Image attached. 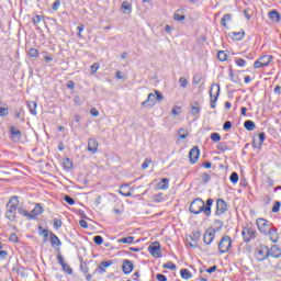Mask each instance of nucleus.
<instances>
[{"mask_svg":"<svg viewBox=\"0 0 281 281\" xmlns=\"http://www.w3.org/2000/svg\"><path fill=\"white\" fill-rule=\"evenodd\" d=\"M257 227L261 234H265V236H269V239L271 243H278L280 240V235H278V228L271 224V222L259 217L257 220Z\"/></svg>","mask_w":281,"mask_h":281,"instance_id":"1","label":"nucleus"},{"mask_svg":"<svg viewBox=\"0 0 281 281\" xmlns=\"http://www.w3.org/2000/svg\"><path fill=\"white\" fill-rule=\"evenodd\" d=\"M5 218L14 223L16 221V210H19V196L13 195L7 203Z\"/></svg>","mask_w":281,"mask_h":281,"instance_id":"2","label":"nucleus"},{"mask_svg":"<svg viewBox=\"0 0 281 281\" xmlns=\"http://www.w3.org/2000/svg\"><path fill=\"white\" fill-rule=\"evenodd\" d=\"M164 100V94L159 90H155V93H149L147 100L142 102L144 109H150L155 106L156 102H161Z\"/></svg>","mask_w":281,"mask_h":281,"instance_id":"3","label":"nucleus"},{"mask_svg":"<svg viewBox=\"0 0 281 281\" xmlns=\"http://www.w3.org/2000/svg\"><path fill=\"white\" fill-rule=\"evenodd\" d=\"M217 249L220 254H227V251L232 249V237H229L228 235L223 236L217 244Z\"/></svg>","mask_w":281,"mask_h":281,"instance_id":"4","label":"nucleus"},{"mask_svg":"<svg viewBox=\"0 0 281 281\" xmlns=\"http://www.w3.org/2000/svg\"><path fill=\"white\" fill-rule=\"evenodd\" d=\"M200 239H201V231H193L192 235L187 236V244L192 249H199Z\"/></svg>","mask_w":281,"mask_h":281,"instance_id":"5","label":"nucleus"},{"mask_svg":"<svg viewBox=\"0 0 281 281\" xmlns=\"http://www.w3.org/2000/svg\"><path fill=\"white\" fill-rule=\"evenodd\" d=\"M256 229L249 226H245L241 231V237L244 243H251V240L256 239Z\"/></svg>","mask_w":281,"mask_h":281,"instance_id":"6","label":"nucleus"},{"mask_svg":"<svg viewBox=\"0 0 281 281\" xmlns=\"http://www.w3.org/2000/svg\"><path fill=\"white\" fill-rule=\"evenodd\" d=\"M271 60H273V56L263 55L255 61L254 67L255 69H262V67H269V65H271Z\"/></svg>","mask_w":281,"mask_h":281,"instance_id":"7","label":"nucleus"},{"mask_svg":"<svg viewBox=\"0 0 281 281\" xmlns=\"http://www.w3.org/2000/svg\"><path fill=\"white\" fill-rule=\"evenodd\" d=\"M189 212L191 214H201L203 212V199L195 198L189 206Z\"/></svg>","mask_w":281,"mask_h":281,"instance_id":"8","label":"nucleus"},{"mask_svg":"<svg viewBox=\"0 0 281 281\" xmlns=\"http://www.w3.org/2000/svg\"><path fill=\"white\" fill-rule=\"evenodd\" d=\"M269 258V246L267 245H260L257 248V255H256V260L257 262H265Z\"/></svg>","mask_w":281,"mask_h":281,"instance_id":"9","label":"nucleus"},{"mask_svg":"<svg viewBox=\"0 0 281 281\" xmlns=\"http://www.w3.org/2000/svg\"><path fill=\"white\" fill-rule=\"evenodd\" d=\"M218 95H221V86L212 85L210 90L211 109H216Z\"/></svg>","mask_w":281,"mask_h":281,"instance_id":"10","label":"nucleus"},{"mask_svg":"<svg viewBox=\"0 0 281 281\" xmlns=\"http://www.w3.org/2000/svg\"><path fill=\"white\" fill-rule=\"evenodd\" d=\"M229 210V205L227 202L223 199H217L216 200V210H215V216H223L225 212Z\"/></svg>","mask_w":281,"mask_h":281,"instance_id":"11","label":"nucleus"},{"mask_svg":"<svg viewBox=\"0 0 281 281\" xmlns=\"http://www.w3.org/2000/svg\"><path fill=\"white\" fill-rule=\"evenodd\" d=\"M148 252L153 258H161V244L159 241H154L148 246Z\"/></svg>","mask_w":281,"mask_h":281,"instance_id":"12","label":"nucleus"},{"mask_svg":"<svg viewBox=\"0 0 281 281\" xmlns=\"http://www.w3.org/2000/svg\"><path fill=\"white\" fill-rule=\"evenodd\" d=\"M199 157H201V149L199 146H194L189 151V160L191 164H196L199 161Z\"/></svg>","mask_w":281,"mask_h":281,"instance_id":"13","label":"nucleus"},{"mask_svg":"<svg viewBox=\"0 0 281 281\" xmlns=\"http://www.w3.org/2000/svg\"><path fill=\"white\" fill-rule=\"evenodd\" d=\"M133 269H135V265L133 263V261H131L128 259H124L123 265H122L123 273L125 276H130V273H133Z\"/></svg>","mask_w":281,"mask_h":281,"instance_id":"14","label":"nucleus"},{"mask_svg":"<svg viewBox=\"0 0 281 281\" xmlns=\"http://www.w3.org/2000/svg\"><path fill=\"white\" fill-rule=\"evenodd\" d=\"M10 139L12 142H21L22 133L21 130L15 128L13 125L9 127Z\"/></svg>","mask_w":281,"mask_h":281,"instance_id":"15","label":"nucleus"},{"mask_svg":"<svg viewBox=\"0 0 281 281\" xmlns=\"http://www.w3.org/2000/svg\"><path fill=\"white\" fill-rule=\"evenodd\" d=\"M212 205H214V200L212 198H209L205 201H203V212L205 216H212Z\"/></svg>","mask_w":281,"mask_h":281,"instance_id":"16","label":"nucleus"},{"mask_svg":"<svg viewBox=\"0 0 281 281\" xmlns=\"http://www.w3.org/2000/svg\"><path fill=\"white\" fill-rule=\"evenodd\" d=\"M215 236H216V232H214L212 228H209L207 231H205V233H204L205 245H212Z\"/></svg>","mask_w":281,"mask_h":281,"instance_id":"17","label":"nucleus"},{"mask_svg":"<svg viewBox=\"0 0 281 281\" xmlns=\"http://www.w3.org/2000/svg\"><path fill=\"white\" fill-rule=\"evenodd\" d=\"M269 256L272 258H281V248L278 245H272L270 248H268Z\"/></svg>","mask_w":281,"mask_h":281,"instance_id":"18","label":"nucleus"},{"mask_svg":"<svg viewBox=\"0 0 281 281\" xmlns=\"http://www.w3.org/2000/svg\"><path fill=\"white\" fill-rule=\"evenodd\" d=\"M98 140L95 138H89L88 139V150L89 153H92V155H95L98 153Z\"/></svg>","mask_w":281,"mask_h":281,"instance_id":"19","label":"nucleus"},{"mask_svg":"<svg viewBox=\"0 0 281 281\" xmlns=\"http://www.w3.org/2000/svg\"><path fill=\"white\" fill-rule=\"evenodd\" d=\"M259 143L256 145V138H252V144L255 148H262V144H265V140L267 139V134L265 132H260L258 134Z\"/></svg>","mask_w":281,"mask_h":281,"instance_id":"20","label":"nucleus"},{"mask_svg":"<svg viewBox=\"0 0 281 281\" xmlns=\"http://www.w3.org/2000/svg\"><path fill=\"white\" fill-rule=\"evenodd\" d=\"M170 188V179L168 178H162L156 187V190H168Z\"/></svg>","mask_w":281,"mask_h":281,"instance_id":"21","label":"nucleus"},{"mask_svg":"<svg viewBox=\"0 0 281 281\" xmlns=\"http://www.w3.org/2000/svg\"><path fill=\"white\" fill-rule=\"evenodd\" d=\"M111 265H113V260L102 261V262L98 266V271H99V273H106V269H109V267H111Z\"/></svg>","mask_w":281,"mask_h":281,"instance_id":"22","label":"nucleus"},{"mask_svg":"<svg viewBox=\"0 0 281 281\" xmlns=\"http://www.w3.org/2000/svg\"><path fill=\"white\" fill-rule=\"evenodd\" d=\"M268 19H270V21H274V23H280L281 21L280 12H278V10L270 11L268 14Z\"/></svg>","mask_w":281,"mask_h":281,"instance_id":"23","label":"nucleus"},{"mask_svg":"<svg viewBox=\"0 0 281 281\" xmlns=\"http://www.w3.org/2000/svg\"><path fill=\"white\" fill-rule=\"evenodd\" d=\"M49 237L52 247H60V245H63L60 238H58V236H56V234H54L53 232L49 233Z\"/></svg>","mask_w":281,"mask_h":281,"instance_id":"24","label":"nucleus"},{"mask_svg":"<svg viewBox=\"0 0 281 281\" xmlns=\"http://www.w3.org/2000/svg\"><path fill=\"white\" fill-rule=\"evenodd\" d=\"M228 36H231L233 41H243V38H245V31L232 32Z\"/></svg>","mask_w":281,"mask_h":281,"instance_id":"25","label":"nucleus"},{"mask_svg":"<svg viewBox=\"0 0 281 281\" xmlns=\"http://www.w3.org/2000/svg\"><path fill=\"white\" fill-rule=\"evenodd\" d=\"M18 212L21 216H26L30 221H35V215H32V213L27 212L24 207H18Z\"/></svg>","mask_w":281,"mask_h":281,"instance_id":"26","label":"nucleus"},{"mask_svg":"<svg viewBox=\"0 0 281 281\" xmlns=\"http://www.w3.org/2000/svg\"><path fill=\"white\" fill-rule=\"evenodd\" d=\"M37 106H38V104H36L35 101L27 102V109H29L31 115H37V112H36Z\"/></svg>","mask_w":281,"mask_h":281,"instance_id":"27","label":"nucleus"},{"mask_svg":"<svg viewBox=\"0 0 281 281\" xmlns=\"http://www.w3.org/2000/svg\"><path fill=\"white\" fill-rule=\"evenodd\" d=\"M44 212V209L41 204H36L35 207L32 210V216H35V220H36V216H41V214H43Z\"/></svg>","mask_w":281,"mask_h":281,"instance_id":"28","label":"nucleus"},{"mask_svg":"<svg viewBox=\"0 0 281 281\" xmlns=\"http://www.w3.org/2000/svg\"><path fill=\"white\" fill-rule=\"evenodd\" d=\"M134 241H135L134 236H128V237H123L117 239V243H122L123 245H133Z\"/></svg>","mask_w":281,"mask_h":281,"instance_id":"29","label":"nucleus"},{"mask_svg":"<svg viewBox=\"0 0 281 281\" xmlns=\"http://www.w3.org/2000/svg\"><path fill=\"white\" fill-rule=\"evenodd\" d=\"M180 276L182 280H190V278H192V273H190V270L182 268L180 270Z\"/></svg>","mask_w":281,"mask_h":281,"instance_id":"30","label":"nucleus"},{"mask_svg":"<svg viewBox=\"0 0 281 281\" xmlns=\"http://www.w3.org/2000/svg\"><path fill=\"white\" fill-rule=\"evenodd\" d=\"M244 128H246V131H254L256 128V123L251 120H247L244 122Z\"/></svg>","mask_w":281,"mask_h":281,"instance_id":"31","label":"nucleus"},{"mask_svg":"<svg viewBox=\"0 0 281 281\" xmlns=\"http://www.w3.org/2000/svg\"><path fill=\"white\" fill-rule=\"evenodd\" d=\"M232 82H235L236 85H240V77L238 75H234V70L229 68V74H228Z\"/></svg>","mask_w":281,"mask_h":281,"instance_id":"32","label":"nucleus"},{"mask_svg":"<svg viewBox=\"0 0 281 281\" xmlns=\"http://www.w3.org/2000/svg\"><path fill=\"white\" fill-rule=\"evenodd\" d=\"M227 21H232V13H226L223 15V18L221 19V25L227 29Z\"/></svg>","mask_w":281,"mask_h":281,"instance_id":"33","label":"nucleus"},{"mask_svg":"<svg viewBox=\"0 0 281 281\" xmlns=\"http://www.w3.org/2000/svg\"><path fill=\"white\" fill-rule=\"evenodd\" d=\"M63 164L65 170H71V168H74V161L71 160V158H65Z\"/></svg>","mask_w":281,"mask_h":281,"instance_id":"34","label":"nucleus"},{"mask_svg":"<svg viewBox=\"0 0 281 281\" xmlns=\"http://www.w3.org/2000/svg\"><path fill=\"white\" fill-rule=\"evenodd\" d=\"M181 12H183V9H178L176 11V13L173 14L175 21H186V15L184 14H179Z\"/></svg>","mask_w":281,"mask_h":281,"instance_id":"35","label":"nucleus"},{"mask_svg":"<svg viewBox=\"0 0 281 281\" xmlns=\"http://www.w3.org/2000/svg\"><path fill=\"white\" fill-rule=\"evenodd\" d=\"M214 225H215V228H211L213 229L215 233H218L221 232V229H223V221L221 220H214Z\"/></svg>","mask_w":281,"mask_h":281,"instance_id":"36","label":"nucleus"},{"mask_svg":"<svg viewBox=\"0 0 281 281\" xmlns=\"http://www.w3.org/2000/svg\"><path fill=\"white\" fill-rule=\"evenodd\" d=\"M126 190H128V186H122L119 192L123 196H133V193L131 191H126Z\"/></svg>","mask_w":281,"mask_h":281,"instance_id":"37","label":"nucleus"},{"mask_svg":"<svg viewBox=\"0 0 281 281\" xmlns=\"http://www.w3.org/2000/svg\"><path fill=\"white\" fill-rule=\"evenodd\" d=\"M201 113V108H199V102H194V105L191 106V115H199Z\"/></svg>","mask_w":281,"mask_h":281,"instance_id":"38","label":"nucleus"},{"mask_svg":"<svg viewBox=\"0 0 281 281\" xmlns=\"http://www.w3.org/2000/svg\"><path fill=\"white\" fill-rule=\"evenodd\" d=\"M178 135H179V138L180 139H186L188 137V135H190V133L188 132V130L181 127L179 131H178Z\"/></svg>","mask_w":281,"mask_h":281,"instance_id":"39","label":"nucleus"},{"mask_svg":"<svg viewBox=\"0 0 281 281\" xmlns=\"http://www.w3.org/2000/svg\"><path fill=\"white\" fill-rule=\"evenodd\" d=\"M210 138L214 144H218V142H221V134L213 132L211 133Z\"/></svg>","mask_w":281,"mask_h":281,"instance_id":"40","label":"nucleus"},{"mask_svg":"<svg viewBox=\"0 0 281 281\" xmlns=\"http://www.w3.org/2000/svg\"><path fill=\"white\" fill-rule=\"evenodd\" d=\"M238 179H240V177L238 176V172L233 171L229 176L231 183H234V184L238 183Z\"/></svg>","mask_w":281,"mask_h":281,"instance_id":"41","label":"nucleus"},{"mask_svg":"<svg viewBox=\"0 0 281 281\" xmlns=\"http://www.w3.org/2000/svg\"><path fill=\"white\" fill-rule=\"evenodd\" d=\"M162 269H169L170 271H175L177 269V265L172 261H168L162 265Z\"/></svg>","mask_w":281,"mask_h":281,"instance_id":"42","label":"nucleus"},{"mask_svg":"<svg viewBox=\"0 0 281 281\" xmlns=\"http://www.w3.org/2000/svg\"><path fill=\"white\" fill-rule=\"evenodd\" d=\"M217 58L221 63H225V60H227V53H225V50H218Z\"/></svg>","mask_w":281,"mask_h":281,"instance_id":"43","label":"nucleus"},{"mask_svg":"<svg viewBox=\"0 0 281 281\" xmlns=\"http://www.w3.org/2000/svg\"><path fill=\"white\" fill-rule=\"evenodd\" d=\"M217 150H220L221 153H225L226 150H232V148H228L225 143H218Z\"/></svg>","mask_w":281,"mask_h":281,"instance_id":"44","label":"nucleus"},{"mask_svg":"<svg viewBox=\"0 0 281 281\" xmlns=\"http://www.w3.org/2000/svg\"><path fill=\"white\" fill-rule=\"evenodd\" d=\"M61 269H63V271L68 273V276H74V269H71V267H69V265H67V262H65V266H61Z\"/></svg>","mask_w":281,"mask_h":281,"instance_id":"45","label":"nucleus"},{"mask_svg":"<svg viewBox=\"0 0 281 281\" xmlns=\"http://www.w3.org/2000/svg\"><path fill=\"white\" fill-rule=\"evenodd\" d=\"M38 229H40V236H44V238L49 237V229L47 228L43 229V226H38Z\"/></svg>","mask_w":281,"mask_h":281,"instance_id":"46","label":"nucleus"},{"mask_svg":"<svg viewBox=\"0 0 281 281\" xmlns=\"http://www.w3.org/2000/svg\"><path fill=\"white\" fill-rule=\"evenodd\" d=\"M280 207H281L280 201H276L274 204H273V206H272L271 212H272L273 214H278V212H280Z\"/></svg>","mask_w":281,"mask_h":281,"instance_id":"47","label":"nucleus"},{"mask_svg":"<svg viewBox=\"0 0 281 281\" xmlns=\"http://www.w3.org/2000/svg\"><path fill=\"white\" fill-rule=\"evenodd\" d=\"M53 227L54 229H60V227H63V221L59 218H54Z\"/></svg>","mask_w":281,"mask_h":281,"instance_id":"48","label":"nucleus"},{"mask_svg":"<svg viewBox=\"0 0 281 281\" xmlns=\"http://www.w3.org/2000/svg\"><path fill=\"white\" fill-rule=\"evenodd\" d=\"M64 201L68 203V205H76V200H74V198L70 195H64Z\"/></svg>","mask_w":281,"mask_h":281,"instance_id":"49","label":"nucleus"},{"mask_svg":"<svg viewBox=\"0 0 281 281\" xmlns=\"http://www.w3.org/2000/svg\"><path fill=\"white\" fill-rule=\"evenodd\" d=\"M93 243L95 245H102L104 243V238L101 235H97L93 237Z\"/></svg>","mask_w":281,"mask_h":281,"instance_id":"50","label":"nucleus"},{"mask_svg":"<svg viewBox=\"0 0 281 281\" xmlns=\"http://www.w3.org/2000/svg\"><path fill=\"white\" fill-rule=\"evenodd\" d=\"M155 203H161L164 202V193H157L154 195Z\"/></svg>","mask_w":281,"mask_h":281,"instance_id":"51","label":"nucleus"},{"mask_svg":"<svg viewBox=\"0 0 281 281\" xmlns=\"http://www.w3.org/2000/svg\"><path fill=\"white\" fill-rule=\"evenodd\" d=\"M150 164H153V159L146 158V159L144 160V162L142 164V169H143V170H146V169L150 166Z\"/></svg>","mask_w":281,"mask_h":281,"instance_id":"52","label":"nucleus"},{"mask_svg":"<svg viewBox=\"0 0 281 281\" xmlns=\"http://www.w3.org/2000/svg\"><path fill=\"white\" fill-rule=\"evenodd\" d=\"M29 55H30L31 58H38V49H36V48H31V49L29 50Z\"/></svg>","mask_w":281,"mask_h":281,"instance_id":"53","label":"nucleus"},{"mask_svg":"<svg viewBox=\"0 0 281 281\" xmlns=\"http://www.w3.org/2000/svg\"><path fill=\"white\" fill-rule=\"evenodd\" d=\"M100 69V64L94 63L91 67H90V74L94 75L98 72V70Z\"/></svg>","mask_w":281,"mask_h":281,"instance_id":"54","label":"nucleus"},{"mask_svg":"<svg viewBox=\"0 0 281 281\" xmlns=\"http://www.w3.org/2000/svg\"><path fill=\"white\" fill-rule=\"evenodd\" d=\"M235 63L237 67H245V65H247V61L244 58H236Z\"/></svg>","mask_w":281,"mask_h":281,"instance_id":"55","label":"nucleus"},{"mask_svg":"<svg viewBox=\"0 0 281 281\" xmlns=\"http://www.w3.org/2000/svg\"><path fill=\"white\" fill-rule=\"evenodd\" d=\"M179 83L182 89H186V87H188V79H186V77H180Z\"/></svg>","mask_w":281,"mask_h":281,"instance_id":"56","label":"nucleus"},{"mask_svg":"<svg viewBox=\"0 0 281 281\" xmlns=\"http://www.w3.org/2000/svg\"><path fill=\"white\" fill-rule=\"evenodd\" d=\"M80 271L82 273H89V267H87V263L81 259V265H80Z\"/></svg>","mask_w":281,"mask_h":281,"instance_id":"57","label":"nucleus"},{"mask_svg":"<svg viewBox=\"0 0 281 281\" xmlns=\"http://www.w3.org/2000/svg\"><path fill=\"white\" fill-rule=\"evenodd\" d=\"M171 114L172 115H181V106H179V105L173 106L171 110Z\"/></svg>","mask_w":281,"mask_h":281,"instance_id":"58","label":"nucleus"},{"mask_svg":"<svg viewBox=\"0 0 281 281\" xmlns=\"http://www.w3.org/2000/svg\"><path fill=\"white\" fill-rule=\"evenodd\" d=\"M232 121H226L224 124H223V130L227 133L228 131L232 130Z\"/></svg>","mask_w":281,"mask_h":281,"instance_id":"59","label":"nucleus"},{"mask_svg":"<svg viewBox=\"0 0 281 281\" xmlns=\"http://www.w3.org/2000/svg\"><path fill=\"white\" fill-rule=\"evenodd\" d=\"M211 177L207 175V172L202 173V182L205 186L206 183H210Z\"/></svg>","mask_w":281,"mask_h":281,"instance_id":"60","label":"nucleus"},{"mask_svg":"<svg viewBox=\"0 0 281 281\" xmlns=\"http://www.w3.org/2000/svg\"><path fill=\"white\" fill-rule=\"evenodd\" d=\"M10 243H19V236L16 233H12L9 237Z\"/></svg>","mask_w":281,"mask_h":281,"instance_id":"61","label":"nucleus"},{"mask_svg":"<svg viewBox=\"0 0 281 281\" xmlns=\"http://www.w3.org/2000/svg\"><path fill=\"white\" fill-rule=\"evenodd\" d=\"M57 262L60 265V267H65V258L60 252L57 255Z\"/></svg>","mask_w":281,"mask_h":281,"instance_id":"62","label":"nucleus"},{"mask_svg":"<svg viewBox=\"0 0 281 281\" xmlns=\"http://www.w3.org/2000/svg\"><path fill=\"white\" fill-rule=\"evenodd\" d=\"M156 280H158V281H168V277H166V274H162V273H157L156 274Z\"/></svg>","mask_w":281,"mask_h":281,"instance_id":"63","label":"nucleus"},{"mask_svg":"<svg viewBox=\"0 0 281 281\" xmlns=\"http://www.w3.org/2000/svg\"><path fill=\"white\" fill-rule=\"evenodd\" d=\"M121 8H122V10L131 12V4H128L127 1H123Z\"/></svg>","mask_w":281,"mask_h":281,"instance_id":"64","label":"nucleus"}]
</instances>
